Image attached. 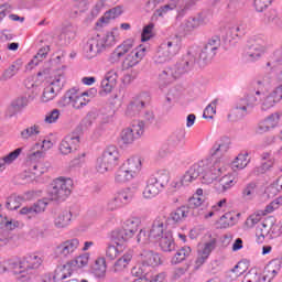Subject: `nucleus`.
Returning a JSON list of instances; mask_svg holds the SVG:
<instances>
[{
	"label": "nucleus",
	"mask_w": 282,
	"mask_h": 282,
	"mask_svg": "<svg viewBox=\"0 0 282 282\" xmlns=\"http://www.w3.org/2000/svg\"><path fill=\"white\" fill-rule=\"evenodd\" d=\"M118 35V28H115L107 33L97 34L90 37L85 45V53L87 58H96L98 54L105 52L106 47H109L116 43Z\"/></svg>",
	"instance_id": "nucleus-1"
},
{
	"label": "nucleus",
	"mask_w": 282,
	"mask_h": 282,
	"mask_svg": "<svg viewBox=\"0 0 282 282\" xmlns=\"http://www.w3.org/2000/svg\"><path fill=\"white\" fill-rule=\"evenodd\" d=\"M198 175H200L202 184L209 186L213 182H217L226 172V165L221 160L204 159L197 163Z\"/></svg>",
	"instance_id": "nucleus-2"
},
{
	"label": "nucleus",
	"mask_w": 282,
	"mask_h": 282,
	"mask_svg": "<svg viewBox=\"0 0 282 282\" xmlns=\"http://www.w3.org/2000/svg\"><path fill=\"white\" fill-rule=\"evenodd\" d=\"M180 50H182V36H171L159 46L153 61L156 65H164V63H169L174 56H177Z\"/></svg>",
	"instance_id": "nucleus-3"
},
{
	"label": "nucleus",
	"mask_w": 282,
	"mask_h": 282,
	"mask_svg": "<svg viewBox=\"0 0 282 282\" xmlns=\"http://www.w3.org/2000/svg\"><path fill=\"white\" fill-rule=\"evenodd\" d=\"M74 181L69 177L59 176L51 183L48 188V197L52 202H65L72 195Z\"/></svg>",
	"instance_id": "nucleus-4"
},
{
	"label": "nucleus",
	"mask_w": 282,
	"mask_h": 282,
	"mask_svg": "<svg viewBox=\"0 0 282 282\" xmlns=\"http://www.w3.org/2000/svg\"><path fill=\"white\" fill-rule=\"evenodd\" d=\"M87 96H89L87 91L80 94L76 88H72L58 100L57 107H59V109H67V107L83 109V107L89 105V98H87Z\"/></svg>",
	"instance_id": "nucleus-5"
},
{
	"label": "nucleus",
	"mask_w": 282,
	"mask_h": 282,
	"mask_svg": "<svg viewBox=\"0 0 282 282\" xmlns=\"http://www.w3.org/2000/svg\"><path fill=\"white\" fill-rule=\"evenodd\" d=\"M65 85V72L63 70H56L53 79L51 83L45 86L41 100L42 102H50V100H54L56 96H58V93L61 89H63Z\"/></svg>",
	"instance_id": "nucleus-6"
},
{
	"label": "nucleus",
	"mask_w": 282,
	"mask_h": 282,
	"mask_svg": "<svg viewBox=\"0 0 282 282\" xmlns=\"http://www.w3.org/2000/svg\"><path fill=\"white\" fill-rule=\"evenodd\" d=\"M197 3V0H188L186 2H180L177 0H172L167 4H164L155 10L154 17H166L169 12H173V10H176L178 13V17H184L188 10L193 8Z\"/></svg>",
	"instance_id": "nucleus-7"
},
{
	"label": "nucleus",
	"mask_w": 282,
	"mask_h": 282,
	"mask_svg": "<svg viewBox=\"0 0 282 282\" xmlns=\"http://www.w3.org/2000/svg\"><path fill=\"white\" fill-rule=\"evenodd\" d=\"M261 98V91L247 93L242 97L238 98L235 105V111L240 116H248L251 109H254L259 105Z\"/></svg>",
	"instance_id": "nucleus-8"
},
{
	"label": "nucleus",
	"mask_w": 282,
	"mask_h": 282,
	"mask_svg": "<svg viewBox=\"0 0 282 282\" xmlns=\"http://www.w3.org/2000/svg\"><path fill=\"white\" fill-rule=\"evenodd\" d=\"M208 23V18L206 17V13H198L194 17H189L185 19L181 25L178 26L180 34H193L195 30H198V28H202V25H206Z\"/></svg>",
	"instance_id": "nucleus-9"
},
{
	"label": "nucleus",
	"mask_w": 282,
	"mask_h": 282,
	"mask_svg": "<svg viewBox=\"0 0 282 282\" xmlns=\"http://www.w3.org/2000/svg\"><path fill=\"white\" fill-rule=\"evenodd\" d=\"M79 247L80 240L78 238H72L57 245L55 247V254L61 259H69V257L76 254Z\"/></svg>",
	"instance_id": "nucleus-10"
},
{
	"label": "nucleus",
	"mask_w": 282,
	"mask_h": 282,
	"mask_svg": "<svg viewBox=\"0 0 282 282\" xmlns=\"http://www.w3.org/2000/svg\"><path fill=\"white\" fill-rule=\"evenodd\" d=\"M133 199V192L131 188L123 189L117 193L112 198H110L106 205L107 210L113 213V210H118L129 204Z\"/></svg>",
	"instance_id": "nucleus-11"
},
{
	"label": "nucleus",
	"mask_w": 282,
	"mask_h": 282,
	"mask_svg": "<svg viewBox=\"0 0 282 282\" xmlns=\"http://www.w3.org/2000/svg\"><path fill=\"white\" fill-rule=\"evenodd\" d=\"M145 98V93H141L132 97L124 110L126 118H138V115L142 112V109H144V105H147Z\"/></svg>",
	"instance_id": "nucleus-12"
},
{
	"label": "nucleus",
	"mask_w": 282,
	"mask_h": 282,
	"mask_svg": "<svg viewBox=\"0 0 282 282\" xmlns=\"http://www.w3.org/2000/svg\"><path fill=\"white\" fill-rule=\"evenodd\" d=\"M264 69L267 72H275L274 79L276 83H282V48L275 51L269 61L265 63Z\"/></svg>",
	"instance_id": "nucleus-13"
},
{
	"label": "nucleus",
	"mask_w": 282,
	"mask_h": 282,
	"mask_svg": "<svg viewBox=\"0 0 282 282\" xmlns=\"http://www.w3.org/2000/svg\"><path fill=\"white\" fill-rule=\"evenodd\" d=\"M195 63H197V58L191 52H188L183 58L172 68L174 72V76L180 78L183 74H188L193 67H195Z\"/></svg>",
	"instance_id": "nucleus-14"
},
{
	"label": "nucleus",
	"mask_w": 282,
	"mask_h": 282,
	"mask_svg": "<svg viewBox=\"0 0 282 282\" xmlns=\"http://www.w3.org/2000/svg\"><path fill=\"white\" fill-rule=\"evenodd\" d=\"M232 147V141L228 137H223L212 147L209 154L212 158L209 160H221Z\"/></svg>",
	"instance_id": "nucleus-15"
},
{
	"label": "nucleus",
	"mask_w": 282,
	"mask_h": 282,
	"mask_svg": "<svg viewBox=\"0 0 282 282\" xmlns=\"http://www.w3.org/2000/svg\"><path fill=\"white\" fill-rule=\"evenodd\" d=\"M78 144H80V135L73 132L61 141L58 151L62 153V155H69V153H74V151L78 149Z\"/></svg>",
	"instance_id": "nucleus-16"
},
{
	"label": "nucleus",
	"mask_w": 282,
	"mask_h": 282,
	"mask_svg": "<svg viewBox=\"0 0 282 282\" xmlns=\"http://www.w3.org/2000/svg\"><path fill=\"white\" fill-rule=\"evenodd\" d=\"M217 248V240L212 239L205 243L198 246L197 258L195 260L196 268H202L206 261H208V257L213 253V250Z\"/></svg>",
	"instance_id": "nucleus-17"
},
{
	"label": "nucleus",
	"mask_w": 282,
	"mask_h": 282,
	"mask_svg": "<svg viewBox=\"0 0 282 282\" xmlns=\"http://www.w3.org/2000/svg\"><path fill=\"white\" fill-rule=\"evenodd\" d=\"M118 85V68H112L108 70L101 80L100 84V96H107V94H111L113 88Z\"/></svg>",
	"instance_id": "nucleus-18"
},
{
	"label": "nucleus",
	"mask_w": 282,
	"mask_h": 282,
	"mask_svg": "<svg viewBox=\"0 0 282 282\" xmlns=\"http://www.w3.org/2000/svg\"><path fill=\"white\" fill-rule=\"evenodd\" d=\"M50 166L43 162H32L29 164V170L24 173L23 180L26 183L34 182L36 177H41L44 173H47Z\"/></svg>",
	"instance_id": "nucleus-19"
},
{
	"label": "nucleus",
	"mask_w": 282,
	"mask_h": 282,
	"mask_svg": "<svg viewBox=\"0 0 282 282\" xmlns=\"http://www.w3.org/2000/svg\"><path fill=\"white\" fill-rule=\"evenodd\" d=\"M145 55H147V48L142 46H139L132 50L131 53H129L126 56L122 63L123 69H131V67H135V65H138V63H140V61H142Z\"/></svg>",
	"instance_id": "nucleus-20"
},
{
	"label": "nucleus",
	"mask_w": 282,
	"mask_h": 282,
	"mask_svg": "<svg viewBox=\"0 0 282 282\" xmlns=\"http://www.w3.org/2000/svg\"><path fill=\"white\" fill-rule=\"evenodd\" d=\"M133 43L134 42L132 39H128L123 41L122 44L118 45L110 54L109 63H120V59L124 56V54H128V52H131V50H133Z\"/></svg>",
	"instance_id": "nucleus-21"
},
{
	"label": "nucleus",
	"mask_w": 282,
	"mask_h": 282,
	"mask_svg": "<svg viewBox=\"0 0 282 282\" xmlns=\"http://www.w3.org/2000/svg\"><path fill=\"white\" fill-rule=\"evenodd\" d=\"M165 224H166V217L164 216L156 217L149 232L150 239H152L153 241L160 240L161 237L166 234Z\"/></svg>",
	"instance_id": "nucleus-22"
},
{
	"label": "nucleus",
	"mask_w": 282,
	"mask_h": 282,
	"mask_svg": "<svg viewBox=\"0 0 282 282\" xmlns=\"http://www.w3.org/2000/svg\"><path fill=\"white\" fill-rule=\"evenodd\" d=\"M188 215H191V207L183 205L172 212L165 221L167 226H175V224H182Z\"/></svg>",
	"instance_id": "nucleus-23"
},
{
	"label": "nucleus",
	"mask_w": 282,
	"mask_h": 282,
	"mask_svg": "<svg viewBox=\"0 0 282 282\" xmlns=\"http://www.w3.org/2000/svg\"><path fill=\"white\" fill-rule=\"evenodd\" d=\"M134 237L135 236L124 227L113 229L110 232V239L111 241H115L117 246H124V243H129V241H131Z\"/></svg>",
	"instance_id": "nucleus-24"
},
{
	"label": "nucleus",
	"mask_w": 282,
	"mask_h": 282,
	"mask_svg": "<svg viewBox=\"0 0 282 282\" xmlns=\"http://www.w3.org/2000/svg\"><path fill=\"white\" fill-rule=\"evenodd\" d=\"M263 54H265V41L263 39H258L249 46L246 56L249 61H258Z\"/></svg>",
	"instance_id": "nucleus-25"
},
{
	"label": "nucleus",
	"mask_w": 282,
	"mask_h": 282,
	"mask_svg": "<svg viewBox=\"0 0 282 282\" xmlns=\"http://www.w3.org/2000/svg\"><path fill=\"white\" fill-rule=\"evenodd\" d=\"M274 224H276L274 216H269L256 228V237H258L259 241H263L270 232L272 234Z\"/></svg>",
	"instance_id": "nucleus-26"
},
{
	"label": "nucleus",
	"mask_w": 282,
	"mask_h": 282,
	"mask_svg": "<svg viewBox=\"0 0 282 282\" xmlns=\"http://www.w3.org/2000/svg\"><path fill=\"white\" fill-rule=\"evenodd\" d=\"M281 260H271L263 271V276H261V282H271L279 272H281Z\"/></svg>",
	"instance_id": "nucleus-27"
},
{
	"label": "nucleus",
	"mask_w": 282,
	"mask_h": 282,
	"mask_svg": "<svg viewBox=\"0 0 282 282\" xmlns=\"http://www.w3.org/2000/svg\"><path fill=\"white\" fill-rule=\"evenodd\" d=\"M45 208H47V203L44 200H37L32 206H25L20 209V215H23L28 219H32V217H36L40 213H44Z\"/></svg>",
	"instance_id": "nucleus-28"
},
{
	"label": "nucleus",
	"mask_w": 282,
	"mask_h": 282,
	"mask_svg": "<svg viewBox=\"0 0 282 282\" xmlns=\"http://www.w3.org/2000/svg\"><path fill=\"white\" fill-rule=\"evenodd\" d=\"M160 254L152 250H143L140 254V263L143 268H155L160 265Z\"/></svg>",
	"instance_id": "nucleus-29"
},
{
	"label": "nucleus",
	"mask_w": 282,
	"mask_h": 282,
	"mask_svg": "<svg viewBox=\"0 0 282 282\" xmlns=\"http://www.w3.org/2000/svg\"><path fill=\"white\" fill-rule=\"evenodd\" d=\"M72 274H74V267H73L72 262L69 261L65 264L58 265L55 269L53 280H54V282L65 281V279H69V276H72Z\"/></svg>",
	"instance_id": "nucleus-30"
},
{
	"label": "nucleus",
	"mask_w": 282,
	"mask_h": 282,
	"mask_svg": "<svg viewBox=\"0 0 282 282\" xmlns=\"http://www.w3.org/2000/svg\"><path fill=\"white\" fill-rule=\"evenodd\" d=\"M262 163L260 166L254 169L256 175H263L267 171H270L274 166V158H272V151L263 152L261 154Z\"/></svg>",
	"instance_id": "nucleus-31"
},
{
	"label": "nucleus",
	"mask_w": 282,
	"mask_h": 282,
	"mask_svg": "<svg viewBox=\"0 0 282 282\" xmlns=\"http://www.w3.org/2000/svg\"><path fill=\"white\" fill-rule=\"evenodd\" d=\"M159 193H162V187L158 185L156 181L150 176L143 189L144 199H153V197H158Z\"/></svg>",
	"instance_id": "nucleus-32"
},
{
	"label": "nucleus",
	"mask_w": 282,
	"mask_h": 282,
	"mask_svg": "<svg viewBox=\"0 0 282 282\" xmlns=\"http://www.w3.org/2000/svg\"><path fill=\"white\" fill-rule=\"evenodd\" d=\"M235 184H237L235 176L232 174H227L215 184L214 188L217 193H226V191H230Z\"/></svg>",
	"instance_id": "nucleus-33"
},
{
	"label": "nucleus",
	"mask_w": 282,
	"mask_h": 282,
	"mask_svg": "<svg viewBox=\"0 0 282 282\" xmlns=\"http://www.w3.org/2000/svg\"><path fill=\"white\" fill-rule=\"evenodd\" d=\"M129 171L134 177L142 171V160L139 156H131L121 165Z\"/></svg>",
	"instance_id": "nucleus-34"
},
{
	"label": "nucleus",
	"mask_w": 282,
	"mask_h": 282,
	"mask_svg": "<svg viewBox=\"0 0 282 282\" xmlns=\"http://www.w3.org/2000/svg\"><path fill=\"white\" fill-rule=\"evenodd\" d=\"M91 271L97 279H105L107 274V259L105 257L97 258L91 265Z\"/></svg>",
	"instance_id": "nucleus-35"
},
{
	"label": "nucleus",
	"mask_w": 282,
	"mask_h": 282,
	"mask_svg": "<svg viewBox=\"0 0 282 282\" xmlns=\"http://www.w3.org/2000/svg\"><path fill=\"white\" fill-rule=\"evenodd\" d=\"M160 240V248L163 252H173L175 250V240L173 239V232L165 231V234L159 238Z\"/></svg>",
	"instance_id": "nucleus-36"
},
{
	"label": "nucleus",
	"mask_w": 282,
	"mask_h": 282,
	"mask_svg": "<svg viewBox=\"0 0 282 282\" xmlns=\"http://www.w3.org/2000/svg\"><path fill=\"white\" fill-rule=\"evenodd\" d=\"M22 261H24L28 274H32V271L36 270V268H40L43 263V259L36 254H29L24 257Z\"/></svg>",
	"instance_id": "nucleus-37"
},
{
	"label": "nucleus",
	"mask_w": 282,
	"mask_h": 282,
	"mask_svg": "<svg viewBox=\"0 0 282 282\" xmlns=\"http://www.w3.org/2000/svg\"><path fill=\"white\" fill-rule=\"evenodd\" d=\"M228 206V200L226 198L219 200L217 204L213 205L210 210H204L199 213L200 217L203 219H210V217H214L216 213H219L224 210Z\"/></svg>",
	"instance_id": "nucleus-38"
},
{
	"label": "nucleus",
	"mask_w": 282,
	"mask_h": 282,
	"mask_svg": "<svg viewBox=\"0 0 282 282\" xmlns=\"http://www.w3.org/2000/svg\"><path fill=\"white\" fill-rule=\"evenodd\" d=\"M101 158L116 167L118 166V160H120V152H118V148L110 145L105 150Z\"/></svg>",
	"instance_id": "nucleus-39"
},
{
	"label": "nucleus",
	"mask_w": 282,
	"mask_h": 282,
	"mask_svg": "<svg viewBox=\"0 0 282 282\" xmlns=\"http://www.w3.org/2000/svg\"><path fill=\"white\" fill-rule=\"evenodd\" d=\"M199 177V166L196 164L192 165L188 171L185 172V174L182 176V182L184 186H191L195 180Z\"/></svg>",
	"instance_id": "nucleus-40"
},
{
	"label": "nucleus",
	"mask_w": 282,
	"mask_h": 282,
	"mask_svg": "<svg viewBox=\"0 0 282 282\" xmlns=\"http://www.w3.org/2000/svg\"><path fill=\"white\" fill-rule=\"evenodd\" d=\"M186 138V133L184 131H177L170 135L167 140V144L170 149H182L184 147V139Z\"/></svg>",
	"instance_id": "nucleus-41"
},
{
	"label": "nucleus",
	"mask_w": 282,
	"mask_h": 282,
	"mask_svg": "<svg viewBox=\"0 0 282 282\" xmlns=\"http://www.w3.org/2000/svg\"><path fill=\"white\" fill-rule=\"evenodd\" d=\"M133 259V251H127L121 258L115 262V272H122Z\"/></svg>",
	"instance_id": "nucleus-42"
},
{
	"label": "nucleus",
	"mask_w": 282,
	"mask_h": 282,
	"mask_svg": "<svg viewBox=\"0 0 282 282\" xmlns=\"http://www.w3.org/2000/svg\"><path fill=\"white\" fill-rule=\"evenodd\" d=\"M124 12V9L122 6H117L108 11L105 12L104 17L100 18L101 23H109V21H113V19H118L122 13Z\"/></svg>",
	"instance_id": "nucleus-43"
},
{
	"label": "nucleus",
	"mask_w": 282,
	"mask_h": 282,
	"mask_svg": "<svg viewBox=\"0 0 282 282\" xmlns=\"http://www.w3.org/2000/svg\"><path fill=\"white\" fill-rule=\"evenodd\" d=\"M62 45H69L76 39V28L68 25L65 26L59 35Z\"/></svg>",
	"instance_id": "nucleus-44"
},
{
	"label": "nucleus",
	"mask_w": 282,
	"mask_h": 282,
	"mask_svg": "<svg viewBox=\"0 0 282 282\" xmlns=\"http://www.w3.org/2000/svg\"><path fill=\"white\" fill-rule=\"evenodd\" d=\"M259 101H261L262 110L268 111V109H272V107L279 102V98L275 97L273 91H271L269 94L262 95Z\"/></svg>",
	"instance_id": "nucleus-45"
},
{
	"label": "nucleus",
	"mask_w": 282,
	"mask_h": 282,
	"mask_svg": "<svg viewBox=\"0 0 282 282\" xmlns=\"http://www.w3.org/2000/svg\"><path fill=\"white\" fill-rule=\"evenodd\" d=\"M175 79H177V76H175V70L173 68H167L163 70L159 75V80H160V87H164L165 85H171Z\"/></svg>",
	"instance_id": "nucleus-46"
},
{
	"label": "nucleus",
	"mask_w": 282,
	"mask_h": 282,
	"mask_svg": "<svg viewBox=\"0 0 282 282\" xmlns=\"http://www.w3.org/2000/svg\"><path fill=\"white\" fill-rule=\"evenodd\" d=\"M134 177V175L121 165L116 172L115 182H117V184H126V182H131Z\"/></svg>",
	"instance_id": "nucleus-47"
},
{
	"label": "nucleus",
	"mask_w": 282,
	"mask_h": 282,
	"mask_svg": "<svg viewBox=\"0 0 282 282\" xmlns=\"http://www.w3.org/2000/svg\"><path fill=\"white\" fill-rule=\"evenodd\" d=\"M191 252H192L191 247H187V246L182 247L176 251V253L171 260V263L173 265H177V263H182V261H185L187 257H191Z\"/></svg>",
	"instance_id": "nucleus-48"
},
{
	"label": "nucleus",
	"mask_w": 282,
	"mask_h": 282,
	"mask_svg": "<svg viewBox=\"0 0 282 282\" xmlns=\"http://www.w3.org/2000/svg\"><path fill=\"white\" fill-rule=\"evenodd\" d=\"M259 193V185L257 182H250L242 188V197L243 199H252L257 197Z\"/></svg>",
	"instance_id": "nucleus-49"
},
{
	"label": "nucleus",
	"mask_w": 282,
	"mask_h": 282,
	"mask_svg": "<svg viewBox=\"0 0 282 282\" xmlns=\"http://www.w3.org/2000/svg\"><path fill=\"white\" fill-rule=\"evenodd\" d=\"M72 223V212L65 210L62 212L56 218H55V226L57 228H67V226Z\"/></svg>",
	"instance_id": "nucleus-50"
},
{
	"label": "nucleus",
	"mask_w": 282,
	"mask_h": 282,
	"mask_svg": "<svg viewBox=\"0 0 282 282\" xmlns=\"http://www.w3.org/2000/svg\"><path fill=\"white\" fill-rule=\"evenodd\" d=\"M140 224H142V220L139 217H131L124 221L123 228L135 236L140 230Z\"/></svg>",
	"instance_id": "nucleus-51"
},
{
	"label": "nucleus",
	"mask_w": 282,
	"mask_h": 282,
	"mask_svg": "<svg viewBox=\"0 0 282 282\" xmlns=\"http://www.w3.org/2000/svg\"><path fill=\"white\" fill-rule=\"evenodd\" d=\"M9 272H13V274H28V269L24 264L23 259L19 261L9 260Z\"/></svg>",
	"instance_id": "nucleus-52"
},
{
	"label": "nucleus",
	"mask_w": 282,
	"mask_h": 282,
	"mask_svg": "<svg viewBox=\"0 0 282 282\" xmlns=\"http://www.w3.org/2000/svg\"><path fill=\"white\" fill-rule=\"evenodd\" d=\"M152 180L156 181V184L161 187L162 191L169 186L171 182V175L166 171H160L156 176H151Z\"/></svg>",
	"instance_id": "nucleus-53"
},
{
	"label": "nucleus",
	"mask_w": 282,
	"mask_h": 282,
	"mask_svg": "<svg viewBox=\"0 0 282 282\" xmlns=\"http://www.w3.org/2000/svg\"><path fill=\"white\" fill-rule=\"evenodd\" d=\"M24 200L23 196L13 194L7 199L6 207L8 210H17V208H21V204H23Z\"/></svg>",
	"instance_id": "nucleus-54"
},
{
	"label": "nucleus",
	"mask_w": 282,
	"mask_h": 282,
	"mask_svg": "<svg viewBox=\"0 0 282 282\" xmlns=\"http://www.w3.org/2000/svg\"><path fill=\"white\" fill-rule=\"evenodd\" d=\"M19 69H20L19 64L13 63L2 73V75L0 76V82L6 83V82L10 80L11 78H14V76H17Z\"/></svg>",
	"instance_id": "nucleus-55"
},
{
	"label": "nucleus",
	"mask_w": 282,
	"mask_h": 282,
	"mask_svg": "<svg viewBox=\"0 0 282 282\" xmlns=\"http://www.w3.org/2000/svg\"><path fill=\"white\" fill-rule=\"evenodd\" d=\"M40 134H41V126L39 124H33L31 127H28L26 129L22 130L20 133L22 140H30V138H34Z\"/></svg>",
	"instance_id": "nucleus-56"
},
{
	"label": "nucleus",
	"mask_w": 282,
	"mask_h": 282,
	"mask_svg": "<svg viewBox=\"0 0 282 282\" xmlns=\"http://www.w3.org/2000/svg\"><path fill=\"white\" fill-rule=\"evenodd\" d=\"M21 153H23V148H18L14 151L10 152L8 155L0 159L2 167L6 169V166L12 164V162H14L19 158V155H21Z\"/></svg>",
	"instance_id": "nucleus-57"
},
{
	"label": "nucleus",
	"mask_w": 282,
	"mask_h": 282,
	"mask_svg": "<svg viewBox=\"0 0 282 282\" xmlns=\"http://www.w3.org/2000/svg\"><path fill=\"white\" fill-rule=\"evenodd\" d=\"M115 169L116 167H113L111 163L102 156L97 159L96 171L98 173H107L109 171H113Z\"/></svg>",
	"instance_id": "nucleus-58"
},
{
	"label": "nucleus",
	"mask_w": 282,
	"mask_h": 282,
	"mask_svg": "<svg viewBox=\"0 0 282 282\" xmlns=\"http://www.w3.org/2000/svg\"><path fill=\"white\" fill-rule=\"evenodd\" d=\"M237 224V217L232 213H226L220 217V228H230Z\"/></svg>",
	"instance_id": "nucleus-59"
},
{
	"label": "nucleus",
	"mask_w": 282,
	"mask_h": 282,
	"mask_svg": "<svg viewBox=\"0 0 282 282\" xmlns=\"http://www.w3.org/2000/svg\"><path fill=\"white\" fill-rule=\"evenodd\" d=\"M121 141L123 144H133L135 142V133L129 127L123 129L120 133Z\"/></svg>",
	"instance_id": "nucleus-60"
},
{
	"label": "nucleus",
	"mask_w": 282,
	"mask_h": 282,
	"mask_svg": "<svg viewBox=\"0 0 282 282\" xmlns=\"http://www.w3.org/2000/svg\"><path fill=\"white\" fill-rule=\"evenodd\" d=\"M248 162H250V160H248V152L240 153L232 162V166L235 169H246L248 166Z\"/></svg>",
	"instance_id": "nucleus-61"
},
{
	"label": "nucleus",
	"mask_w": 282,
	"mask_h": 282,
	"mask_svg": "<svg viewBox=\"0 0 282 282\" xmlns=\"http://www.w3.org/2000/svg\"><path fill=\"white\" fill-rule=\"evenodd\" d=\"M217 113V99L212 101L204 110L203 118L205 120H213L214 116Z\"/></svg>",
	"instance_id": "nucleus-62"
},
{
	"label": "nucleus",
	"mask_w": 282,
	"mask_h": 282,
	"mask_svg": "<svg viewBox=\"0 0 282 282\" xmlns=\"http://www.w3.org/2000/svg\"><path fill=\"white\" fill-rule=\"evenodd\" d=\"M262 214L261 212H257L254 214H251L245 221L246 228H254L259 221L262 219Z\"/></svg>",
	"instance_id": "nucleus-63"
},
{
	"label": "nucleus",
	"mask_w": 282,
	"mask_h": 282,
	"mask_svg": "<svg viewBox=\"0 0 282 282\" xmlns=\"http://www.w3.org/2000/svg\"><path fill=\"white\" fill-rule=\"evenodd\" d=\"M73 268H85L89 263V253H84L74 260H70Z\"/></svg>",
	"instance_id": "nucleus-64"
}]
</instances>
